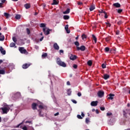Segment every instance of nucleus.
<instances>
[{
  "label": "nucleus",
  "mask_w": 130,
  "mask_h": 130,
  "mask_svg": "<svg viewBox=\"0 0 130 130\" xmlns=\"http://www.w3.org/2000/svg\"><path fill=\"white\" fill-rule=\"evenodd\" d=\"M57 63L58 64V66H60V67H63V68H66L67 67V64L64 63V62H62L61 60H60V59H57Z\"/></svg>",
  "instance_id": "f257e3e1"
},
{
  "label": "nucleus",
  "mask_w": 130,
  "mask_h": 130,
  "mask_svg": "<svg viewBox=\"0 0 130 130\" xmlns=\"http://www.w3.org/2000/svg\"><path fill=\"white\" fill-rule=\"evenodd\" d=\"M19 50L21 53H23L24 54H28V52L26 49H24L23 47H20Z\"/></svg>",
  "instance_id": "f03ea898"
},
{
  "label": "nucleus",
  "mask_w": 130,
  "mask_h": 130,
  "mask_svg": "<svg viewBox=\"0 0 130 130\" xmlns=\"http://www.w3.org/2000/svg\"><path fill=\"white\" fill-rule=\"evenodd\" d=\"M77 50H81V51H85L86 50V47L84 45H82L80 47H76Z\"/></svg>",
  "instance_id": "7ed1b4c3"
},
{
  "label": "nucleus",
  "mask_w": 130,
  "mask_h": 130,
  "mask_svg": "<svg viewBox=\"0 0 130 130\" xmlns=\"http://www.w3.org/2000/svg\"><path fill=\"white\" fill-rule=\"evenodd\" d=\"M30 66H31V63H25L22 65V68L23 70H26V69H28Z\"/></svg>",
  "instance_id": "20e7f679"
},
{
  "label": "nucleus",
  "mask_w": 130,
  "mask_h": 130,
  "mask_svg": "<svg viewBox=\"0 0 130 130\" xmlns=\"http://www.w3.org/2000/svg\"><path fill=\"white\" fill-rule=\"evenodd\" d=\"M46 28H44L43 29V31L44 33V34H45L46 35H49V32H50V31H51V29H48L47 30H46Z\"/></svg>",
  "instance_id": "39448f33"
},
{
  "label": "nucleus",
  "mask_w": 130,
  "mask_h": 130,
  "mask_svg": "<svg viewBox=\"0 0 130 130\" xmlns=\"http://www.w3.org/2000/svg\"><path fill=\"white\" fill-rule=\"evenodd\" d=\"M98 95L100 98H102V97L104 96V91L101 90L99 91L98 92Z\"/></svg>",
  "instance_id": "423d86ee"
},
{
  "label": "nucleus",
  "mask_w": 130,
  "mask_h": 130,
  "mask_svg": "<svg viewBox=\"0 0 130 130\" xmlns=\"http://www.w3.org/2000/svg\"><path fill=\"white\" fill-rule=\"evenodd\" d=\"M2 110L3 111V113L7 114L8 113V111H9V109L6 107L1 108Z\"/></svg>",
  "instance_id": "0eeeda50"
},
{
  "label": "nucleus",
  "mask_w": 130,
  "mask_h": 130,
  "mask_svg": "<svg viewBox=\"0 0 130 130\" xmlns=\"http://www.w3.org/2000/svg\"><path fill=\"white\" fill-rule=\"evenodd\" d=\"M38 106V105L37 103H33L31 104L32 109H33V110H36V109H37V106Z\"/></svg>",
  "instance_id": "6e6552de"
},
{
  "label": "nucleus",
  "mask_w": 130,
  "mask_h": 130,
  "mask_svg": "<svg viewBox=\"0 0 130 130\" xmlns=\"http://www.w3.org/2000/svg\"><path fill=\"white\" fill-rule=\"evenodd\" d=\"M39 108L40 109L39 110H41V109H45V110H46V109H47V107L44 105H39Z\"/></svg>",
  "instance_id": "1a4fd4ad"
},
{
  "label": "nucleus",
  "mask_w": 130,
  "mask_h": 130,
  "mask_svg": "<svg viewBox=\"0 0 130 130\" xmlns=\"http://www.w3.org/2000/svg\"><path fill=\"white\" fill-rule=\"evenodd\" d=\"M77 55L71 54L70 56V59H71V60H75V59H77Z\"/></svg>",
  "instance_id": "9d476101"
},
{
  "label": "nucleus",
  "mask_w": 130,
  "mask_h": 130,
  "mask_svg": "<svg viewBox=\"0 0 130 130\" xmlns=\"http://www.w3.org/2000/svg\"><path fill=\"white\" fill-rule=\"evenodd\" d=\"M53 47L56 50H58V49H59V46H58V45H57V43H56L54 44Z\"/></svg>",
  "instance_id": "9b49d317"
},
{
  "label": "nucleus",
  "mask_w": 130,
  "mask_h": 130,
  "mask_svg": "<svg viewBox=\"0 0 130 130\" xmlns=\"http://www.w3.org/2000/svg\"><path fill=\"white\" fill-rule=\"evenodd\" d=\"M98 104V101H92L91 103V106H97Z\"/></svg>",
  "instance_id": "f8f14e48"
},
{
  "label": "nucleus",
  "mask_w": 130,
  "mask_h": 130,
  "mask_svg": "<svg viewBox=\"0 0 130 130\" xmlns=\"http://www.w3.org/2000/svg\"><path fill=\"white\" fill-rule=\"evenodd\" d=\"M64 28L67 33H68V34H69V33H71V30H69V24L66 25Z\"/></svg>",
  "instance_id": "ddd939ff"
},
{
  "label": "nucleus",
  "mask_w": 130,
  "mask_h": 130,
  "mask_svg": "<svg viewBox=\"0 0 130 130\" xmlns=\"http://www.w3.org/2000/svg\"><path fill=\"white\" fill-rule=\"evenodd\" d=\"M20 97H21V93L20 92H17L14 94L15 98H20Z\"/></svg>",
  "instance_id": "4468645a"
},
{
  "label": "nucleus",
  "mask_w": 130,
  "mask_h": 130,
  "mask_svg": "<svg viewBox=\"0 0 130 130\" xmlns=\"http://www.w3.org/2000/svg\"><path fill=\"white\" fill-rule=\"evenodd\" d=\"M113 6H114V7H115V8H120V7H121L120 4L118 3L113 4Z\"/></svg>",
  "instance_id": "2eb2a0df"
},
{
  "label": "nucleus",
  "mask_w": 130,
  "mask_h": 130,
  "mask_svg": "<svg viewBox=\"0 0 130 130\" xmlns=\"http://www.w3.org/2000/svg\"><path fill=\"white\" fill-rule=\"evenodd\" d=\"M109 97L108 98V99H109V100H113V97H114V96H115V94L110 93L109 95Z\"/></svg>",
  "instance_id": "dca6fc26"
},
{
  "label": "nucleus",
  "mask_w": 130,
  "mask_h": 130,
  "mask_svg": "<svg viewBox=\"0 0 130 130\" xmlns=\"http://www.w3.org/2000/svg\"><path fill=\"white\" fill-rule=\"evenodd\" d=\"M0 51L2 54H6V50H4V48H3V47H0Z\"/></svg>",
  "instance_id": "f3484780"
},
{
  "label": "nucleus",
  "mask_w": 130,
  "mask_h": 130,
  "mask_svg": "<svg viewBox=\"0 0 130 130\" xmlns=\"http://www.w3.org/2000/svg\"><path fill=\"white\" fill-rule=\"evenodd\" d=\"M5 40V36L2 35V32H0V41H4Z\"/></svg>",
  "instance_id": "a211bd4d"
},
{
  "label": "nucleus",
  "mask_w": 130,
  "mask_h": 130,
  "mask_svg": "<svg viewBox=\"0 0 130 130\" xmlns=\"http://www.w3.org/2000/svg\"><path fill=\"white\" fill-rule=\"evenodd\" d=\"M110 77V76H109V75L104 74L103 79H104V80H108V79H109Z\"/></svg>",
  "instance_id": "6ab92c4d"
},
{
  "label": "nucleus",
  "mask_w": 130,
  "mask_h": 130,
  "mask_svg": "<svg viewBox=\"0 0 130 130\" xmlns=\"http://www.w3.org/2000/svg\"><path fill=\"white\" fill-rule=\"evenodd\" d=\"M94 10H95V5H92L90 6V7L89 8V11L92 12V11H94Z\"/></svg>",
  "instance_id": "aec40b11"
},
{
  "label": "nucleus",
  "mask_w": 130,
  "mask_h": 130,
  "mask_svg": "<svg viewBox=\"0 0 130 130\" xmlns=\"http://www.w3.org/2000/svg\"><path fill=\"white\" fill-rule=\"evenodd\" d=\"M70 11H71V9H70L69 8H68V9L66 10V11H64V12H63V14L64 15H66V14H70Z\"/></svg>",
  "instance_id": "412c9836"
},
{
  "label": "nucleus",
  "mask_w": 130,
  "mask_h": 130,
  "mask_svg": "<svg viewBox=\"0 0 130 130\" xmlns=\"http://www.w3.org/2000/svg\"><path fill=\"white\" fill-rule=\"evenodd\" d=\"M38 111L39 112V116L43 117V114H42L41 110H38Z\"/></svg>",
  "instance_id": "4be33fe9"
},
{
  "label": "nucleus",
  "mask_w": 130,
  "mask_h": 130,
  "mask_svg": "<svg viewBox=\"0 0 130 130\" xmlns=\"http://www.w3.org/2000/svg\"><path fill=\"white\" fill-rule=\"evenodd\" d=\"M92 37L93 40H94V43H97V38H96V37L94 35H92Z\"/></svg>",
  "instance_id": "5701e85b"
},
{
  "label": "nucleus",
  "mask_w": 130,
  "mask_h": 130,
  "mask_svg": "<svg viewBox=\"0 0 130 130\" xmlns=\"http://www.w3.org/2000/svg\"><path fill=\"white\" fill-rule=\"evenodd\" d=\"M0 69H1V66H0ZM6 74V71L5 70H0V75H5Z\"/></svg>",
  "instance_id": "b1692460"
},
{
  "label": "nucleus",
  "mask_w": 130,
  "mask_h": 130,
  "mask_svg": "<svg viewBox=\"0 0 130 130\" xmlns=\"http://www.w3.org/2000/svg\"><path fill=\"white\" fill-rule=\"evenodd\" d=\"M30 7L31 6H30V4H26L24 5V7L26 9H30Z\"/></svg>",
  "instance_id": "393cba45"
},
{
  "label": "nucleus",
  "mask_w": 130,
  "mask_h": 130,
  "mask_svg": "<svg viewBox=\"0 0 130 130\" xmlns=\"http://www.w3.org/2000/svg\"><path fill=\"white\" fill-rule=\"evenodd\" d=\"M67 94L69 96H71V95L72 94V90L71 89H68Z\"/></svg>",
  "instance_id": "a878e982"
},
{
  "label": "nucleus",
  "mask_w": 130,
  "mask_h": 130,
  "mask_svg": "<svg viewBox=\"0 0 130 130\" xmlns=\"http://www.w3.org/2000/svg\"><path fill=\"white\" fill-rule=\"evenodd\" d=\"M58 5V3L56 0H53V3H52V5Z\"/></svg>",
  "instance_id": "bb28decb"
},
{
  "label": "nucleus",
  "mask_w": 130,
  "mask_h": 130,
  "mask_svg": "<svg viewBox=\"0 0 130 130\" xmlns=\"http://www.w3.org/2000/svg\"><path fill=\"white\" fill-rule=\"evenodd\" d=\"M64 20H69L70 16L69 15H64L63 17Z\"/></svg>",
  "instance_id": "cd10ccee"
},
{
  "label": "nucleus",
  "mask_w": 130,
  "mask_h": 130,
  "mask_svg": "<svg viewBox=\"0 0 130 130\" xmlns=\"http://www.w3.org/2000/svg\"><path fill=\"white\" fill-rule=\"evenodd\" d=\"M4 16L7 18V19H9V18H10V14L8 13H4Z\"/></svg>",
  "instance_id": "c85d7f7f"
},
{
  "label": "nucleus",
  "mask_w": 130,
  "mask_h": 130,
  "mask_svg": "<svg viewBox=\"0 0 130 130\" xmlns=\"http://www.w3.org/2000/svg\"><path fill=\"white\" fill-rule=\"evenodd\" d=\"M92 61L91 60H89L87 61V64L88 66H89V67H91L92 66Z\"/></svg>",
  "instance_id": "c756f323"
},
{
  "label": "nucleus",
  "mask_w": 130,
  "mask_h": 130,
  "mask_svg": "<svg viewBox=\"0 0 130 130\" xmlns=\"http://www.w3.org/2000/svg\"><path fill=\"white\" fill-rule=\"evenodd\" d=\"M15 19L17 20H20L21 19V15L17 14L15 16Z\"/></svg>",
  "instance_id": "7c9ffc66"
},
{
  "label": "nucleus",
  "mask_w": 130,
  "mask_h": 130,
  "mask_svg": "<svg viewBox=\"0 0 130 130\" xmlns=\"http://www.w3.org/2000/svg\"><path fill=\"white\" fill-rule=\"evenodd\" d=\"M74 44L76 45V46H77V47H79V46H80V43H79L78 41L75 42Z\"/></svg>",
  "instance_id": "2f4dec72"
},
{
  "label": "nucleus",
  "mask_w": 130,
  "mask_h": 130,
  "mask_svg": "<svg viewBox=\"0 0 130 130\" xmlns=\"http://www.w3.org/2000/svg\"><path fill=\"white\" fill-rule=\"evenodd\" d=\"M40 27H41V28H45L46 25L44 23H41L40 24Z\"/></svg>",
  "instance_id": "473e14b6"
},
{
  "label": "nucleus",
  "mask_w": 130,
  "mask_h": 130,
  "mask_svg": "<svg viewBox=\"0 0 130 130\" xmlns=\"http://www.w3.org/2000/svg\"><path fill=\"white\" fill-rule=\"evenodd\" d=\"M81 37H82V39L84 40V39H86V38H87V36H86V35L85 34H83Z\"/></svg>",
  "instance_id": "72a5a7b5"
},
{
  "label": "nucleus",
  "mask_w": 130,
  "mask_h": 130,
  "mask_svg": "<svg viewBox=\"0 0 130 130\" xmlns=\"http://www.w3.org/2000/svg\"><path fill=\"white\" fill-rule=\"evenodd\" d=\"M15 46H16V44H15L14 43H11L10 44V47H15Z\"/></svg>",
  "instance_id": "f704fd0d"
},
{
  "label": "nucleus",
  "mask_w": 130,
  "mask_h": 130,
  "mask_svg": "<svg viewBox=\"0 0 130 130\" xmlns=\"http://www.w3.org/2000/svg\"><path fill=\"white\" fill-rule=\"evenodd\" d=\"M85 122H86V123H89V122H90V118H86L85 119Z\"/></svg>",
  "instance_id": "c9c22d12"
},
{
  "label": "nucleus",
  "mask_w": 130,
  "mask_h": 130,
  "mask_svg": "<svg viewBox=\"0 0 130 130\" xmlns=\"http://www.w3.org/2000/svg\"><path fill=\"white\" fill-rule=\"evenodd\" d=\"M12 40L15 42V43H16V42H17V38H16V37H13L12 38Z\"/></svg>",
  "instance_id": "e433bc0d"
},
{
  "label": "nucleus",
  "mask_w": 130,
  "mask_h": 130,
  "mask_svg": "<svg viewBox=\"0 0 130 130\" xmlns=\"http://www.w3.org/2000/svg\"><path fill=\"white\" fill-rule=\"evenodd\" d=\"M26 33L27 34V35H29L30 31V29L28 28H26Z\"/></svg>",
  "instance_id": "4c0bfd02"
},
{
  "label": "nucleus",
  "mask_w": 130,
  "mask_h": 130,
  "mask_svg": "<svg viewBox=\"0 0 130 130\" xmlns=\"http://www.w3.org/2000/svg\"><path fill=\"white\" fill-rule=\"evenodd\" d=\"M47 56V53H44L42 55V57H46Z\"/></svg>",
  "instance_id": "58836bf2"
},
{
  "label": "nucleus",
  "mask_w": 130,
  "mask_h": 130,
  "mask_svg": "<svg viewBox=\"0 0 130 130\" xmlns=\"http://www.w3.org/2000/svg\"><path fill=\"white\" fill-rule=\"evenodd\" d=\"M105 18V19H107L108 18V15H107V13L106 12H104Z\"/></svg>",
  "instance_id": "ea45409f"
},
{
  "label": "nucleus",
  "mask_w": 130,
  "mask_h": 130,
  "mask_svg": "<svg viewBox=\"0 0 130 130\" xmlns=\"http://www.w3.org/2000/svg\"><path fill=\"white\" fill-rule=\"evenodd\" d=\"M105 50L106 52H108L109 51V50H110V49L108 47H106L105 48Z\"/></svg>",
  "instance_id": "a19ab883"
},
{
  "label": "nucleus",
  "mask_w": 130,
  "mask_h": 130,
  "mask_svg": "<svg viewBox=\"0 0 130 130\" xmlns=\"http://www.w3.org/2000/svg\"><path fill=\"white\" fill-rule=\"evenodd\" d=\"M107 27H111V24L109 22H106Z\"/></svg>",
  "instance_id": "79ce46f5"
},
{
  "label": "nucleus",
  "mask_w": 130,
  "mask_h": 130,
  "mask_svg": "<svg viewBox=\"0 0 130 130\" xmlns=\"http://www.w3.org/2000/svg\"><path fill=\"white\" fill-rule=\"evenodd\" d=\"M105 40L106 41H107V42H108V41H109V40H110V37H107L105 38Z\"/></svg>",
  "instance_id": "37998d69"
},
{
  "label": "nucleus",
  "mask_w": 130,
  "mask_h": 130,
  "mask_svg": "<svg viewBox=\"0 0 130 130\" xmlns=\"http://www.w3.org/2000/svg\"><path fill=\"white\" fill-rule=\"evenodd\" d=\"M102 69H106V65L104 63L102 64Z\"/></svg>",
  "instance_id": "c03bdc74"
},
{
  "label": "nucleus",
  "mask_w": 130,
  "mask_h": 130,
  "mask_svg": "<svg viewBox=\"0 0 130 130\" xmlns=\"http://www.w3.org/2000/svg\"><path fill=\"white\" fill-rule=\"evenodd\" d=\"M117 12H118L119 14H120L122 12V9H118Z\"/></svg>",
  "instance_id": "a18cd8bd"
},
{
  "label": "nucleus",
  "mask_w": 130,
  "mask_h": 130,
  "mask_svg": "<svg viewBox=\"0 0 130 130\" xmlns=\"http://www.w3.org/2000/svg\"><path fill=\"white\" fill-rule=\"evenodd\" d=\"M77 117L79 118V119H82L83 117L81 116V115H77Z\"/></svg>",
  "instance_id": "49530a36"
},
{
  "label": "nucleus",
  "mask_w": 130,
  "mask_h": 130,
  "mask_svg": "<svg viewBox=\"0 0 130 130\" xmlns=\"http://www.w3.org/2000/svg\"><path fill=\"white\" fill-rule=\"evenodd\" d=\"M100 109L102 110V111H104V110H105V108L104 107H101Z\"/></svg>",
  "instance_id": "de8ad7c7"
},
{
  "label": "nucleus",
  "mask_w": 130,
  "mask_h": 130,
  "mask_svg": "<svg viewBox=\"0 0 130 130\" xmlns=\"http://www.w3.org/2000/svg\"><path fill=\"white\" fill-rule=\"evenodd\" d=\"M117 24H118V25H121V24H122V21H121V20L117 22Z\"/></svg>",
  "instance_id": "09e8293b"
},
{
  "label": "nucleus",
  "mask_w": 130,
  "mask_h": 130,
  "mask_svg": "<svg viewBox=\"0 0 130 130\" xmlns=\"http://www.w3.org/2000/svg\"><path fill=\"white\" fill-rule=\"evenodd\" d=\"M73 68H74V69H77V68H78V65H77V64H74L73 65Z\"/></svg>",
  "instance_id": "8fccbe9b"
},
{
  "label": "nucleus",
  "mask_w": 130,
  "mask_h": 130,
  "mask_svg": "<svg viewBox=\"0 0 130 130\" xmlns=\"http://www.w3.org/2000/svg\"><path fill=\"white\" fill-rule=\"evenodd\" d=\"M110 115H112V113H107V116H110Z\"/></svg>",
  "instance_id": "3c124183"
},
{
  "label": "nucleus",
  "mask_w": 130,
  "mask_h": 130,
  "mask_svg": "<svg viewBox=\"0 0 130 130\" xmlns=\"http://www.w3.org/2000/svg\"><path fill=\"white\" fill-rule=\"evenodd\" d=\"M72 101L73 103H74V104H77V103L76 101L75 100H72Z\"/></svg>",
  "instance_id": "603ef678"
},
{
  "label": "nucleus",
  "mask_w": 130,
  "mask_h": 130,
  "mask_svg": "<svg viewBox=\"0 0 130 130\" xmlns=\"http://www.w3.org/2000/svg\"><path fill=\"white\" fill-rule=\"evenodd\" d=\"M22 129H23V130H27L28 128H27V126H23V127H22Z\"/></svg>",
  "instance_id": "864d4df0"
},
{
  "label": "nucleus",
  "mask_w": 130,
  "mask_h": 130,
  "mask_svg": "<svg viewBox=\"0 0 130 130\" xmlns=\"http://www.w3.org/2000/svg\"><path fill=\"white\" fill-rule=\"evenodd\" d=\"M77 95L79 97H81L82 96V93L81 92H78Z\"/></svg>",
  "instance_id": "5fc2aeb1"
},
{
  "label": "nucleus",
  "mask_w": 130,
  "mask_h": 130,
  "mask_svg": "<svg viewBox=\"0 0 130 130\" xmlns=\"http://www.w3.org/2000/svg\"><path fill=\"white\" fill-rule=\"evenodd\" d=\"M57 115H59V112H57L55 114H54V116H57Z\"/></svg>",
  "instance_id": "6e6d98bb"
},
{
  "label": "nucleus",
  "mask_w": 130,
  "mask_h": 130,
  "mask_svg": "<svg viewBox=\"0 0 130 130\" xmlns=\"http://www.w3.org/2000/svg\"><path fill=\"white\" fill-rule=\"evenodd\" d=\"M67 85H68V86H70L71 85V82H70V81H67Z\"/></svg>",
  "instance_id": "4d7b16f0"
},
{
  "label": "nucleus",
  "mask_w": 130,
  "mask_h": 130,
  "mask_svg": "<svg viewBox=\"0 0 130 130\" xmlns=\"http://www.w3.org/2000/svg\"><path fill=\"white\" fill-rule=\"evenodd\" d=\"M123 114L124 116H125V115H126V112H125V111H123Z\"/></svg>",
  "instance_id": "13d9d810"
},
{
  "label": "nucleus",
  "mask_w": 130,
  "mask_h": 130,
  "mask_svg": "<svg viewBox=\"0 0 130 130\" xmlns=\"http://www.w3.org/2000/svg\"><path fill=\"white\" fill-rule=\"evenodd\" d=\"M104 12H105V11H104L103 10H101L99 11V13H100L101 14H102V13L104 14Z\"/></svg>",
  "instance_id": "bf43d9fd"
},
{
  "label": "nucleus",
  "mask_w": 130,
  "mask_h": 130,
  "mask_svg": "<svg viewBox=\"0 0 130 130\" xmlns=\"http://www.w3.org/2000/svg\"><path fill=\"white\" fill-rule=\"evenodd\" d=\"M78 6H81V5H83V3H82V2H78Z\"/></svg>",
  "instance_id": "052dcab7"
},
{
  "label": "nucleus",
  "mask_w": 130,
  "mask_h": 130,
  "mask_svg": "<svg viewBox=\"0 0 130 130\" xmlns=\"http://www.w3.org/2000/svg\"><path fill=\"white\" fill-rule=\"evenodd\" d=\"M116 35H119V30H117L116 32Z\"/></svg>",
  "instance_id": "680f3d73"
},
{
  "label": "nucleus",
  "mask_w": 130,
  "mask_h": 130,
  "mask_svg": "<svg viewBox=\"0 0 130 130\" xmlns=\"http://www.w3.org/2000/svg\"><path fill=\"white\" fill-rule=\"evenodd\" d=\"M95 112H96V114H99V110H98V109H96V110H95Z\"/></svg>",
  "instance_id": "e2e57ef3"
},
{
  "label": "nucleus",
  "mask_w": 130,
  "mask_h": 130,
  "mask_svg": "<svg viewBox=\"0 0 130 130\" xmlns=\"http://www.w3.org/2000/svg\"><path fill=\"white\" fill-rule=\"evenodd\" d=\"M5 3H6V0H2V4H5Z\"/></svg>",
  "instance_id": "0e129e2a"
},
{
  "label": "nucleus",
  "mask_w": 130,
  "mask_h": 130,
  "mask_svg": "<svg viewBox=\"0 0 130 130\" xmlns=\"http://www.w3.org/2000/svg\"><path fill=\"white\" fill-rule=\"evenodd\" d=\"M59 52H60V53H63V50H59Z\"/></svg>",
  "instance_id": "69168bd1"
},
{
  "label": "nucleus",
  "mask_w": 130,
  "mask_h": 130,
  "mask_svg": "<svg viewBox=\"0 0 130 130\" xmlns=\"http://www.w3.org/2000/svg\"><path fill=\"white\" fill-rule=\"evenodd\" d=\"M43 38H44V37H42L40 39V41H42L43 40Z\"/></svg>",
  "instance_id": "338daca9"
},
{
  "label": "nucleus",
  "mask_w": 130,
  "mask_h": 130,
  "mask_svg": "<svg viewBox=\"0 0 130 130\" xmlns=\"http://www.w3.org/2000/svg\"><path fill=\"white\" fill-rule=\"evenodd\" d=\"M0 8H3V3H0Z\"/></svg>",
  "instance_id": "774afa93"
}]
</instances>
